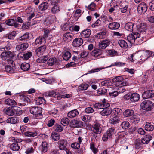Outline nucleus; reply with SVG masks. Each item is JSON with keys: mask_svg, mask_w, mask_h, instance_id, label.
I'll list each match as a JSON object with an SVG mask.
<instances>
[{"mask_svg": "<svg viewBox=\"0 0 154 154\" xmlns=\"http://www.w3.org/2000/svg\"><path fill=\"white\" fill-rule=\"evenodd\" d=\"M5 71L8 72H14L16 71V67H12L11 65H8L5 66Z\"/></svg>", "mask_w": 154, "mask_h": 154, "instance_id": "30", "label": "nucleus"}, {"mask_svg": "<svg viewBox=\"0 0 154 154\" xmlns=\"http://www.w3.org/2000/svg\"><path fill=\"white\" fill-rule=\"evenodd\" d=\"M3 112L9 116H12L13 115L12 107H10L8 108H5L3 110Z\"/></svg>", "mask_w": 154, "mask_h": 154, "instance_id": "29", "label": "nucleus"}, {"mask_svg": "<svg viewBox=\"0 0 154 154\" xmlns=\"http://www.w3.org/2000/svg\"><path fill=\"white\" fill-rule=\"evenodd\" d=\"M146 29V26L144 23L140 24L138 27V30L140 32H144Z\"/></svg>", "mask_w": 154, "mask_h": 154, "instance_id": "47", "label": "nucleus"}, {"mask_svg": "<svg viewBox=\"0 0 154 154\" xmlns=\"http://www.w3.org/2000/svg\"><path fill=\"white\" fill-rule=\"evenodd\" d=\"M52 138L54 141H57L60 138V135L59 134L56 133H52L51 134Z\"/></svg>", "mask_w": 154, "mask_h": 154, "instance_id": "50", "label": "nucleus"}, {"mask_svg": "<svg viewBox=\"0 0 154 154\" xmlns=\"http://www.w3.org/2000/svg\"><path fill=\"white\" fill-rule=\"evenodd\" d=\"M49 5L48 3L45 2L41 3L38 7L39 9L41 11L47 9Z\"/></svg>", "mask_w": 154, "mask_h": 154, "instance_id": "34", "label": "nucleus"}, {"mask_svg": "<svg viewBox=\"0 0 154 154\" xmlns=\"http://www.w3.org/2000/svg\"><path fill=\"white\" fill-rule=\"evenodd\" d=\"M48 58L45 56L43 57H40L37 59L36 61V62L39 63H43L45 62L48 60Z\"/></svg>", "mask_w": 154, "mask_h": 154, "instance_id": "45", "label": "nucleus"}, {"mask_svg": "<svg viewBox=\"0 0 154 154\" xmlns=\"http://www.w3.org/2000/svg\"><path fill=\"white\" fill-rule=\"evenodd\" d=\"M143 144L141 140H136L134 142V147L135 149H138L142 147Z\"/></svg>", "mask_w": 154, "mask_h": 154, "instance_id": "38", "label": "nucleus"}, {"mask_svg": "<svg viewBox=\"0 0 154 154\" xmlns=\"http://www.w3.org/2000/svg\"><path fill=\"white\" fill-rule=\"evenodd\" d=\"M7 25L14 26L15 27H17L20 26V24L17 23L14 19H9L5 21Z\"/></svg>", "mask_w": 154, "mask_h": 154, "instance_id": "17", "label": "nucleus"}, {"mask_svg": "<svg viewBox=\"0 0 154 154\" xmlns=\"http://www.w3.org/2000/svg\"><path fill=\"white\" fill-rule=\"evenodd\" d=\"M118 43L121 48L124 49L128 47L127 43L123 40H119L118 42Z\"/></svg>", "mask_w": 154, "mask_h": 154, "instance_id": "37", "label": "nucleus"}, {"mask_svg": "<svg viewBox=\"0 0 154 154\" xmlns=\"http://www.w3.org/2000/svg\"><path fill=\"white\" fill-rule=\"evenodd\" d=\"M128 6L127 5H124L122 4L120 5V9L122 13H125L127 10Z\"/></svg>", "mask_w": 154, "mask_h": 154, "instance_id": "61", "label": "nucleus"}, {"mask_svg": "<svg viewBox=\"0 0 154 154\" xmlns=\"http://www.w3.org/2000/svg\"><path fill=\"white\" fill-rule=\"evenodd\" d=\"M128 84V83L125 82H122L121 84H119L118 85L119 88H118L117 91L118 93H120L124 92L126 91L125 86H127Z\"/></svg>", "mask_w": 154, "mask_h": 154, "instance_id": "15", "label": "nucleus"}, {"mask_svg": "<svg viewBox=\"0 0 154 154\" xmlns=\"http://www.w3.org/2000/svg\"><path fill=\"white\" fill-rule=\"evenodd\" d=\"M5 103L9 105H14L16 104V102L14 100L7 99L5 100Z\"/></svg>", "mask_w": 154, "mask_h": 154, "instance_id": "39", "label": "nucleus"}, {"mask_svg": "<svg viewBox=\"0 0 154 154\" xmlns=\"http://www.w3.org/2000/svg\"><path fill=\"white\" fill-rule=\"evenodd\" d=\"M139 95L137 93H133L131 96L130 100L132 102H135L139 100Z\"/></svg>", "mask_w": 154, "mask_h": 154, "instance_id": "28", "label": "nucleus"}, {"mask_svg": "<svg viewBox=\"0 0 154 154\" xmlns=\"http://www.w3.org/2000/svg\"><path fill=\"white\" fill-rule=\"evenodd\" d=\"M80 29L79 26L77 25H75L73 26L70 27L69 30L72 31L78 32Z\"/></svg>", "mask_w": 154, "mask_h": 154, "instance_id": "62", "label": "nucleus"}, {"mask_svg": "<svg viewBox=\"0 0 154 154\" xmlns=\"http://www.w3.org/2000/svg\"><path fill=\"white\" fill-rule=\"evenodd\" d=\"M104 103H96L94 105V107L96 109H103L106 107Z\"/></svg>", "mask_w": 154, "mask_h": 154, "instance_id": "43", "label": "nucleus"}, {"mask_svg": "<svg viewBox=\"0 0 154 154\" xmlns=\"http://www.w3.org/2000/svg\"><path fill=\"white\" fill-rule=\"evenodd\" d=\"M111 43L109 39H104L100 41L99 43L100 49H105Z\"/></svg>", "mask_w": 154, "mask_h": 154, "instance_id": "8", "label": "nucleus"}, {"mask_svg": "<svg viewBox=\"0 0 154 154\" xmlns=\"http://www.w3.org/2000/svg\"><path fill=\"white\" fill-rule=\"evenodd\" d=\"M69 122V119L67 117L63 118L61 119V123L64 126L68 125Z\"/></svg>", "mask_w": 154, "mask_h": 154, "instance_id": "48", "label": "nucleus"}, {"mask_svg": "<svg viewBox=\"0 0 154 154\" xmlns=\"http://www.w3.org/2000/svg\"><path fill=\"white\" fill-rule=\"evenodd\" d=\"M147 9V5L144 2H142L138 6L137 11L139 14H143L146 12Z\"/></svg>", "mask_w": 154, "mask_h": 154, "instance_id": "7", "label": "nucleus"}, {"mask_svg": "<svg viewBox=\"0 0 154 154\" xmlns=\"http://www.w3.org/2000/svg\"><path fill=\"white\" fill-rule=\"evenodd\" d=\"M42 108L40 107H34L30 109V112L31 114L35 115L36 117L41 118L42 117Z\"/></svg>", "mask_w": 154, "mask_h": 154, "instance_id": "2", "label": "nucleus"}, {"mask_svg": "<svg viewBox=\"0 0 154 154\" xmlns=\"http://www.w3.org/2000/svg\"><path fill=\"white\" fill-rule=\"evenodd\" d=\"M42 152H46L48 149V143L46 142H43L42 144Z\"/></svg>", "mask_w": 154, "mask_h": 154, "instance_id": "44", "label": "nucleus"}, {"mask_svg": "<svg viewBox=\"0 0 154 154\" xmlns=\"http://www.w3.org/2000/svg\"><path fill=\"white\" fill-rule=\"evenodd\" d=\"M71 54L68 51H66L64 53L63 55V57L65 60H68L71 58Z\"/></svg>", "mask_w": 154, "mask_h": 154, "instance_id": "41", "label": "nucleus"}, {"mask_svg": "<svg viewBox=\"0 0 154 154\" xmlns=\"http://www.w3.org/2000/svg\"><path fill=\"white\" fill-rule=\"evenodd\" d=\"M89 85L87 84H82L78 87V88L81 90H85L88 88Z\"/></svg>", "mask_w": 154, "mask_h": 154, "instance_id": "55", "label": "nucleus"}, {"mask_svg": "<svg viewBox=\"0 0 154 154\" xmlns=\"http://www.w3.org/2000/svg\"><path fill=\"white\" fill-rule=\"evenodd\" d=\"M11 47L10 44L6 42H4L0 45V49L2 51H6L10 50Z\"/></svg>", "mask_w": 154, "mask_h": 154, "instance_id": "13", "label": "nucleus"}, {"mask_svg": "<svg viewBox=\"0 0 154 154\" xmlns=\"http://www.w3.org/2000/svg\"><path fill=\"white\" fill-rule=\"evenodd\" d=\"M90 118L89 115H83L81 116L82 120L84 122H88L90 119Z\"/></svg>", "mask_w": 154, "mask_h": 154, "instance_id": "63", "label": "nucleus"}, {"mask_svg": "<svg viewBox=\"0 0 154 154\" xmlns=\"http://www.w3.org/2000/svg\"><path fill=\"white\" fill-rule=\"evenodd\" d=\"M134 25V24L132 23H128L125 25V28L126 30L129 31H133V27Z\"/></svg>", "mask_w": 154, "mask_h": 154, "instance_id": "24", "label": "nucleus"}, {"mask_svg": "<svg viewBox=\"0 0 154 154\" xmlns=\"http://www.w3.org/2000/svg\"><path fill=\"white\" fill-rule=\"evenodd\" d=\"M60 11V8L57 5H55L53 6L51 9V13L54 14H56L58 13Z\"/></svg>", "mask_w": 154, "mask_h": 154, "instance_id": "36", "label": "nucleus"}, {"mask_svg": "<svg viewBox=\"0 0 154 154\" xmlns=\"http://www.w3.org/2000/svg\"><path fill=\"white\" fill-rule=\"evenodd\" d=\"M91 129L93 133L97 134H100L102 131L100 125L98 123L93 124L91 127Z\"/></svg>", "mask_w": 154, "mask_h": 154, "instance_id": "4", "label": "nucleus"}, {"mask_svg": "<svg viewBox=\"0 0 154 154\" xmlns=\"http://www.w3.org/2000/svg\"><path fill=\"white\" fill-rule=\"evenodd\" d=\"M130 120L132 123L137 124L140 122V119L135 116H133L131 118Z\"/></svg>", "mask_w": 154, "mask_h": 154, "instance_id": "52", "label": "nucleus"}, {"mask_svg": "<svg viewBox=\"0 0 154 154\" xmlns=\"http://www.w3.org/2000/svg\"><path fill=\"white\" fill-rule=\"evenodd\" d=\"M7 122L8 123L15 124L17 123V118L11 117L7 119Z\"/></svg>", "mask_w": 154, "mask_h": 154, "instance_id": "53", "label": "nucleus"}, {"mask_svg": "<svg viewBox=\"0 0 154 154\" xmlns=\"http://www.w3.org/2000/svg\"><path fill=\"white\" fill-rule=\"evenodd\" d=\"M91 34V31L89 29H86L82 31L80 35L81 37L83 38H86L89 37Z\"/></svg>", "mask_w": 154, "mask_h": 154, "instance_id": "16", "label": "nucleus"}, {"mask_svg": "<svg viewBox=\"0 0 154 154\" xmlns=\"http://www.w3.org/2000/svg\"><path fill=\"white\" fill-rule=\"evenodd\" d=\"M83 125V122L78 120L73 119L70 123L69 126L72 128L81 127Z\"/></svg>", "mask_w": 154, "mask_h": 154, "instance_id": "6", "label": "nucleus"}, {"mask_svg": "<svg viewBox=\"0 0 154 154\" xmlns=\"http://www.w3.org/2000/svg\"><path fill=\"white\" fill-rule=\"evenodd\" d=\"M79 112L77 109L72 110L69 112L67 114L68 117L70 118H73L78 115Z\"/></svg>", "mask_w": 154, "mask_h": 154, "instance_id": "23", "label": "nucleus"}, {"mask_svg": "<svg viewBox=\"0 0 154 154\" xmlns=\"http://www.w3.org/2000/svg\"><path fill=\"white\" fill-rule=\"evenodd\" d=\"M95 4L94 3H92L88 6H85V7L91 11H94L95 9Z\"/></svg>", "mask_w": 154, "mask_h": 154, "instance_id": "60", "label": "nucleus"}, {"mask_svg": "<svg viewBox=\"0 0 154 154\" xmlns=\"http://www.w3.org/2000/svg\"><path fill=\"white\" fill-rule=\"evenodd\" d=\"M45 42V38L42 36H39L37 38L35 41V43L36 45L44 44Z\"/></svg>", "mask_w": 154, "mask_h": 154, "instance_id": "25", "label": "nucleus"}, {"mask_svg": "<svg viewBox=\"0 0 154 154\" xmlns=\"http://www.w3.org/2000/svg\"><path fill=\"white\" fill-rule=\"evenodd\" d=\"M140 34L138 32H133L127 37L128 41L131 44H135V40L140 37Z\"/></svg>", "mask_w": 154, "mask_h": 154, "instance_id": "3", "label": "nucleus"}, {"mask_svg": "<svg viewBox=\"0 0 154 154\" xmlns=\"http://www.w3.org/2000/svg\"><path fill=\"white\" fill-rule=\"evenodd\" d=\"M21 99L25 103H20V105H21L25 106L26 105V103H27V104H28V103H30L31 101V100L28 97L25 96H22Z\"/></svg>", "mask_w": 154, "mask_h": 154, "instance_id": "40", "label": "nucleus"}, {"mask_svg": "<svg viewBox=\"0 0 154 154\" xmlns=\"http://www.w3.org/2000/svg\"><path fill=\"white\" fill-rule=\"evenodd\" d=\"M142 97L143 98L145 99L154 97V91L152 90L146 91L143 94Z\"/></svg>", "mask_w": 154, "mask_h": 154, "instance_id": "12", "label": "nucleus"}, {"mask_svg": "<svg viewBox=\"0 0 154 154\" xmlns=\"http://www.w3.org/2000/svg\"><path fill=\"white\" fill-rule=\"evenodd\" d=\"M83 43V39L81 38H78L73 40L72 45L74 47H78L81 45Z\"/></svg>", "mask_w": 154, "mask_h": 154, "instance_id": "18", "label": "nucleus"}, {"mask_svg": "<svg viewBox=\"0 0 154 154\" xmlns=\"http://www.w3.org/2000/svg\"><path fill=\"white\" fill-rule=\"evenodd\" d=\"M14 56L13 53L10 51L2 52L1 55V57L7 61L12 60Z\"/></svg>", "mask_w": 154, "mask_h": 154, "instance_id": "5", "label": "nucleus"}, {"mask_svg": "<svg viewBox=\"0 0 154 154\" xmlns=\"http://www.w3.org/2000/svg\"><path fill=\"white\" fill-rule=\"evenodd\" d=\"M101 49L96 48L94 50L92 53L91 55L94 57H97L102 54V50Z\"/></svg>", "mask_w": 154, "mask_h": 154, "instance_id": "27", "label": "nucleus"}, {"mask_svg": "<svg viewBox=\"0 0 154 154\" xmlns=\"http://www.w3.org/2000/svg\"><path fill=\"white\" fill-rule=\"evenodd\" d=\"M115 131V128L114 127H112L107 130L106 133L108 135L109 137L111 138L114 135Z\"/></svg>", "mask_w": 154, "mask_h": 154, "instance_id": "33", "label": "nucleus"}, {"mask_svg": "<svg viewBox=\"0 0 154 154\" xmlns=\"http://www.w3.org/2000/svg\"><path fill=\"white\" fill-rule=\"evenodd\" d=\"M13 114H15L17 115H20L21 113V110L20 107L17 106H12Z\"/></svg>", "mask_w": 154, "mask_h": 154, "instance_id": "46", "label": "nucleus"}, {"mask_svg": "<svg viewBox=\"0 0 154 154\" xmlns=\"http://www.w3.org/2000/svg\"><path fill=\"white\" fill-rule=\"evenodd\" d=\"M24 134L27 137H32L36 136L37 133L33 132L26 131L24 133Z\"/></svg>", "mask_w": 154, "mask_h": 154, "instance_id": "54", "label": "nucleus"}, {"mask_svg": "<svg viewBox=\"0 0 154 154\" xmlns=\"http://www.w3.org/2000/svg\"><path fill=\"white\" fill-rule=\"evenodd\" d=\"M29 37V34L28 33L24 34L23 36L20 37L19 38V40L22 41L24 40L28 39Z\"/></svg>", "mask_w": 154, "mask_h": 154, "instance_id": "64", "label": "nucleus"}, {"mask_svg": "<svg viewBox=\"0 0 154 154\" xmlns=\"http://www.w3.org/2000/svg\"><path fill=\"white\" fill-rule=\"evenodd\" d=\"M120 26V24L118 22H112L110 23L108 25V28L111 30L117 29Z\"/></svg>", "mask_w": 154, "mask_h": 154, "instance_id": "22", "label": "nucleus"}, {"mask_svg": "<svg viewBox=\"0 0 154 154\" xmlns=\"http://www.w3.org/2000/svg\"><path fill=\"white\" fill-rule=\"evenodd\" d=\"M67 141L64 140L62 139L58 141L59 149L60 150H64L66 149L67 146Z\"/></svg>", "mask_w": 154, "mask_h": 154, "instance_id": "19", "label": "nucleus"}, {"mask_svg": "<svg viewBox=\"0 0 154 154\" xmlns=\"http://www.w3.org/2000/svg\"><path fill=\"white\" fill-rule=\"evenodd\" d=\"M120 121V118L118 117H114L111 118L109 120V123L113 125L118 123Z\"/></svg>", "mask_w": 154, "mask_h": 154, "instance_id": "31", "label": "nucleus"}, {"mask_svg": "<svg viewBox=\"0 0 154 154\" xmlns=\"http://www.w3.org/2000/svg\"><path fill=\"white\" fill-rule=\"evenodd\" d=\"M125 65V63L120 62H116L112 63L109 67H110L112 66H122Z\"/></svg>", "mask_w": 154, "mask_h": 154, "instance_id": "56", "label": "nucleus"}, {"mask_svg": "<svg viewBox=\"0 0 154 154\" xmlns=\"http://www.w3.org/2000/svg\"><path fill=\"white\" fill-rule=\"evenodd\" d=\"M152 138L150 135L149 134L146 135L142 138L141 142L143 144H148L152 140Z\"/></svg>", "mask_w": 154, "mask_h": 154, "instance_id": "20", "label": "nucleus"}, {"mask_svg": "<svg viewBox=\"0 0 154 154\" xmlns=\"http://www.w3.org/2000/svg\"><path fill=\"white\" fill-rule=\"evenodd\" d=\"M21 68L24 71H27L30 68V65L29 63H23L21 64Z\"/></svg>", "mask_w": 154, "mask_h": 154, "instance_id": "42", "label": "nucleus"}, {"mask_svg": "<svg viewBox=\"0 0 154 154\" xmlns=\"http://www.w3.org/2000/svg\"><path fill=\"white\" fill-rule=\"evenodd\" d=\"M130 124L127 121L123 122L121 124V126L122 128L126 129L128 128Z\"/></svg>", "mask_w": 154, "mask_h": 154, "instance_id": "57", "label": "nucleus"}, {"mask_svg": "<svg viewBox=\"0 0 154 154\" xmlns=\"http://www.w3.org/2000/svg\"><path fill=\"white\" fill-rule=\"evenodd\" d=\"M62 90L59 92L58 90H56L52 91H51L50 96L54 97H57L58 99H60L61 97Z\"/></svg>", "mask_w": 154, "mask_h": 154, "instance_id": "21", "label": "nucleus"}, {"mask_svg": "<svg viewBox=\"0 0 154 154\" xmlns=\"http://www.w3.org/2000/svg\"><path fill=\"white\" fill-rule=\"evenodd\" d=\"M32 52L30 51L27 52L26 53H24L23 54V57L24 59L27 60L29 59L32 56Z\"/></svg>", "mask_w": 154, "mask_h": 154, "instance_id": "51", "label": "nucleus"}, {"mask_svg": "<svg viewBox=\"0 0 154 154\" xmlns=\"http://www.w3.org/2000/svg\"><path fill=\"white\" fill-rule=\"evenodd\" d=\"M124 80V79L121 76H117L113 78L112 79V82H117L116 85H119V84H121V83Z\"/></svg>", "mask_w": 154, "mask_h": 154, "instance_id": "26", "label": "nucleus"}, {"mask_svg": "<svg viewBox=\"0 0 154 154\" xmlns=\"http://www.w3.org/2000/svg\"><path fill=\"white\" fill-rule=\"evenodd\" d=\"M10 147L13 151L18 150L20 148V147L18 144L15 143H13L11 144Z\"/></svg>", "mask_w": 154, "mask_h": 154, "instance_id": "49", "label": "nucleus"}, {"mask_svg": "<svg viewBox=\"0 0 154 154\" xmlns=\"http://www.w3.org/2000/svg\"><path fill=\"white\" fill-rule=\"evenodd\" d=\"M106 107L103 108L104 109L100 112L101 115L104 116L109 115L111 114L112 112V110L110 108H108L110 106L109 104L107 103L106 104Z\"/></svg>", "mask_w": 154, "mask_h": 154, "instance_id": "9", "label": "nucleus"}, {"mask_svg": "<svg viewBox=\"0 0 154 154\" xmlns=\"http://www.w3.org/2000/svg\"><path fill=\"white\" fill-rule=\"evenodd\" d=\"M104 69L103 67H98L92 69L89 71V73H94L100 71Z\"/></svg>", "mask_w": 154, "mask_h": 154, "instance_id": "59", "label": "nucleus"}, {"mask_svg": "<svg viewBox=\"0 0 154 154\" xmlns=\"http://www.w3.org/2000/svg\"><path fill=\"white\" fill-rule=\"evenodd\" d=\"M46 50V47L44 45L37 48L35 51V54L37 56L39 57L44 54Z\"/></svg>", "mask_w": 154, "mask_h": 154, "instance_id": "10", "label": "nucleus"}, {"mask_svg": "<svg viewBox=\"0 0 154 154\" xmlns=\"http://www.w3.org/2000/svg\"><path fill=\"white\" fill-rule=\"evenodd\" d=\"M153 106V103L149 100H145L142 102L140 105L142 108L145 110H150Z\"/></svg>", "mask_w": 154, "mask_h": 154, "instance_id": "1", "label": "nucleus"}, {"mask_svg": "<svg viewBox=\"0 0 154 154\" xmlns=\"http://www.w3.org/2000/svg\"><path fill=\"white\" fill-rule=\"evenodd\" d=\"M145 128V129L147 131H150L153 130L154 129V127L151 123L147 122L146 124Z\"/></svg>", "mask_w": 154, "mask_h": 154, "instance_id": "35", "label": "nucleus"}, {"mask_svg": "<svg viewBox=\"0 0 154 154\" xmlns=\"http://www.w3.org/2000/svg\"><path fill=\"white\" fill-rule=\"evenodd\" d=\"M134 113V110L131 109H130L126 110L123 112V114L124 116L128 117L132 116L133 114Z\"/></svg>", "mask_w": 154, "mask_h": 154, "instance_id": "32", "label": "nucleus"}, {"mask_svg": "<svg viewBox=\"0 0 154 154\" xmlns=\"http://www.w3.org/2000/svg\"><path fill=\"white\" fill-rule=\"evenodd\" d=\"M29 46V44L27 42L24 43L20 45H17L16 49L19 51H22L26 49Z\"/></svg>", "mask_w": 154, "mask_h": 154, "instance_id": "14", "label": "nucleus"}, {"mask_svg": "<svg viewBox=\"0 0 154 154\" xmlns=\"http://www.w3.org/2000/svg\"><path fill=\"white\" fill-rule=\"evenodd\" d=\"M56 59L51 58H50L47 62L48 65L50 66H52L56 63Z\"/></svg>", "mask_w": 154, "mask_h": 154, "instance_id": "58", "label": "nucleus"}, {"mask_svg": "<svg viewBox=\"0 0 154 154\" xmlns=\"http://www.w3.org/2000/svg\"><path fill=\"white\" fill-rule=\"evenodd\" d=\"M74 35L70 32H67L63 34V39L64 41L66 42H70L73 39Z\"/></svg>", "mask_w": 154, "mask_h": 154, "instance_id": "11", "label": "nucleus"}]
</instances>
